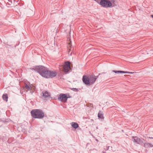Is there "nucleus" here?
Here are the masks:
<instances>
[{
  "mask_svg": "<svg viewBox=\"0 0 153 153\" xmlns=\"http://www.w3.org/2000/svg\"><path fill=\"white\" fill-rule=\"evenodd\" d=\"M91 134V135L93 136V137H94V138L95 137L93 136V134Z\"/></svg>",
  "mask_w": 153,
  "mask_h": 153,
  "instance_id": "393cba45",
  "label": "nucleus"
},
{
  "mask_svg": "<svg viewBox=\"0 0 153 153\" xmlns=\"http://www.w3.org/2000/svg\"><path fill=\"white\" fill-rule=\"evenodd\" d=\"M2 97L4 100L6 101V102L7 101L8 97L7 94L5 93L4 94L2 95Z\"/></svg>",
  "mask_w": 153,
  "mask_h": 153,
  "instance_id": "f8f14e48",
  "label": "nucleus"
},
{
  "mask_svg": "<svg viewBox=\"0 0 153 153\" xmlns=\"http://www.w3.org/2000/svg\"><path fill=\"white\" fill-rule=\"evenodd\" d=\"M66 96V101H67L68 98H71V96L68 94H65Z\"/></svg>",
  "mask_w": 153,
  "mask_h": 153,
  "instance_id": "4468645a",
  "label": "nucleus"
},
{
  "mask_svg": "<svg viewBox=\"0 0 153 153\" xmlns=\"http://www.w3.org/2000/svg\"><path fill=\"white\" fill-rule=\"evenodd\" d=\"M0 121H1L3 123H6L7 122V121H6L5 120H2L0 118Z\"/></svg>",
  "mask_w": 153,
  "mask_h": 153,
  "instance_id": "aec40b11",
  "label": "nucleus"
},
{
  "mask_svg": "<svg viewBox=\"0 0 153 153\" xmlns=\"http://www.w3.org/2000/svg\"><path fill=\"white\" fill-rule=\"evenodd\" d=\"M98 77V76H96V79Z\"/></svg>",
  "mask_w": 153,
  "mask_h": 153,
  "instance_id": "a878e982",
  "label": "nucleus"
},
{
  "mask_svg": "<svg viewBox=\"0 0 153 153\" xmlns=\"http://www.w3.org/2000/svg\"><path fill=\"white\" fill-rule=\"evenodd\" d=\"M149 147L150 146L151 147H153V145L151 143H149Z\"/></svg>",
  "mask_w": 153,
  "mask_h": 153,
  "instance_id": "4be33fe9",
  "label": "nucleus"
},
{
  "mask_svg": "<svg viewBox=\"0 0 153 153\" xmlns=\"http://www.w3.org/2000/svg\"><path fill=\"white\" fill-rule=\"evenodd\" d=\"M71 126L75 129H76L79 127L78 124L76 122H72L71 123Z\"/></svg>",
  "mask_w": 153,
  "mask_h": 153,
  "instance_id": "9b49d317",
  "label": "nucleus"
},
{
  "mask_svg": "<svg viewBox=\"0 0 153 153\" xmlns=\"http://www.w3.org/2000/svg\"><path fill=\"white\" fill-rule=\"evenodd\" d=\"M30 114L32 117L35 119H42L45 116L44 112L40 109H33L31 111Z\"/></svg>",
  "mask_w": 153,
  "mask_h": 153,
  "instance_id": "f03ea898",
  "label": "nucleus"
},
{
  "mask_svg": "<svg viewBox=\"0 0 153 153\" xmlns=\"http://www.w3.org/2000/svg\"><path fill=\"white\" fill-rule=\"evenodd\" d=\"M30 93H31V94H32L34 92V91H32L31 89V90H30Z\"/></svg>",
  "mask_w": 153,
  "mask_h": 153,
  "instance_id": "5701e85b",
  "label": "nucleus"
},
{
  "mask_svg": "<svg viewBox=\"0 0 153 153\" xmlns=\"http://www.w3.org/2000/svg\"><path fill=\"white\" fill-rule=\"evenodd\" d=\"M109 147H110L109 146H106V148H105V150H108L109 149Z\"/></svg>",
  "mask_w": 153,
  "mask_h": 153,
  "instance_id": "412c9836",
  "label": "nucleus"
},
{
  "mask_svg": "<svg viewBox=\"0 0 153 153\" xmlns=\"http://www.w3.org/2000/svg\"><path fill=\"white\" fill-rule=\"evenodd\" d=\"M70 51H69V52H68V53L69 54V53H70Z\"/></svg>",
  "mask_w": 153,
  "mask_h": 153,
  "instance_id": "7c9ffc66",
  "label": "nucleus"
},
{
  "mask_svg": "<svg viewBox=\"0 0 153 153\" xmlns=\"http://www.w3.org/2000/svg\"><path fill=\"white\" fill-rule=\"evenodd\" d=\"M100 4L102 7L106 8L113 7L111 2L108 0H101Z\"/></svg>",
  "mask_w": 153,
  "mask_h": 153,
  "instance_id": "39448f33",
  "label": "nucleus"
},
{
  "mask_svg": "<svg viewBox=\"0 0 153 153\" xmlns=\"http://www.w3.org/2000/svg\"><path fill=\"white\" fill-rule=\"evenodd\" d=\"M150 138H151H151H153V137H150Z\"/></svg>",
  "mask_w": 153,
  "mask_h": 153,
  "instance_id": "c756f323",
  "label": "nucleus"
},
{
  "mask_svg": "<svg viewBox=\"0 0 153 153\" xmlns=\"http://www.w3.org/2000/svg\"><path fill=\"white\" fill-rule=\"evenodd\" d=\"M57 75V73L55 71L49 70L47 68L44 66L41 76L42 77L48 79L53 78L56 77Z\"/></svg>",
  "mask_w": 153,
  "mask_h": 153,
  "instance_id": "f257e3e1",
  "label": "nucleus"
},
{
  "mask_svg": "<svg viewBox=\"0 0 153 153\" xmlns=\"http://www.w3.org/2000/svg\"><path fill=\"white\" fill-rule=\"evenodd\" d=\"M25 88L28 90H31L32 88L31 86L30 85L26 84L24 86Z\"/></svg>",
  "mask_w": 153,
  "mask_h": 153,
  "instance_id": "ddd939ff",
  "label": "nucleus"
},
{
  "mask_svg": "<svg viewBox=\"0 0 153 153\" xmlns=\"http://www.w3.org/2000/svg\"><path fill=\"white\" fill-rule=\"evenodd\" d=\"M149 143H146L144 144V146L147 148H149Z\"/></svg>",
  "mask_w": 153,
  "mask_h": 153,
  "instance_id": "dca6fc26",
  "label": "nucleus"
},
{
  "mask_svg": "<svg viewBox=\"0 0 153 153\" xmlns=\"http://www.w3.org/2000/svg\"><path fill=\"white\" fill-rule=\"evenodd\" d=\"M70 55H72V52H71L70 53Z\"/></svg>",
  "mask_w": 153,
  "mask_h": 153,
  "instance_id": "cd10ccee",
  "label": "nucleus"
},
{
  "mask_svg": "<svg viewBox=\"0 0 153 153\" xmlns=\"http://www.w3.org/2000/svg\"><path fill=\"white\" fill-rule=\"evenodd\" d=\"M96 141H98V140L97 139H96Z\"/></svg>",
  "mask_w": 153,
  "mask_h": 153,
  "instance_id": "c85d7f7f",
  "label": "nucleus"
},
{
  "mask_svg": "<svg viewBox=\"0 0 153 153\" xmlns=\"http://www.w3.org/2000/svg\"><path fill=\"white\" fill-rule=\"evenodd\" d=\"M82 80L83 82L87 85H90L94 83L96 81V76L94 74L89 76L83 75Z\"/></svg>",
  "mask_w": 153,
  "mask_h": 153,
  "instance_id": "7ed1b4c3",
  "label": "nucleus"
},
{
  "mask_svg": "<svg viewBox=\"0 0 153 153\" xmlns=\"http://www.w3.org/2000/svg\"><path fill=\"white\" fill-rule=\"evenodd\" d=\"M132 140L135 144L141 145L143 143V140L137 136H133Z\"/></svg>",
  "mask_w": 153,
  "mask_h": 153,
  "instance_id": "6e6552de",
  "label": "nucleus"
},
{
  "mask_svg": "<svg viewBox=\"0 0 153 153\" xmlns=\"http://www.w3.org/2000/svg\"><path fill=\"white\" fill-rule=\"evenodd\" d=\"M58 99L59 101L62 102H63V100L66 101V96L65 94H60L58 96Z\"/></svg>",
  "mask_w": 153,
  "mask_h": 153,
  "instance_id": "1a4fd4ad",
  "label": "nucleus"
},
{
  "mask_svg": "<svg viewBox=\"0 0 153 153\" xmlns=\"http://www.w3.org/2000/svg\"><path fill=\"white\" fill-rule=\"evenodd\" d=\"M62 67V70L64 74H67L70 73V71L71 66L69 61H67L65 62Z\"/></svg>",
  "mask_w": 153,
  "mask_h": 153,
  "instance_id": "20e7f679",
  "label": "nucleus"
},
{
  "mask_svg": "<svg viewBox=\"0 0 153 153\" xmlns=\"http://www.w3.org/2000/svg\"><path fill=\"white\" fill-rule=\"evenodd\" d=\"M9 2H7V5H9L10 6H11L12 4V2L11 1H8Z\"/></svg>",
  "mask_w": 153,
  "mask_h": 153,
  "instance_id": "a211bd4d",
  "label": "nucleus"
},
{
  "mask_svg": "<svg viewBox=\"0 0 153 153\" xmlns=\"http://www.w3.org/2000/svg\"><path fill=\"white\" fill-rule=\"evenodd\" d=\"M134 73V72H129L128 74H133Z\"/></svg>",
  "mask_w": 153,
  "mask_h": 153,
  "instance_id": "b1692460",
  "label": "nucleus"
},
{
  "mask_svg": "<svg viewBox=\"0 0 153 153\" xmlns=\"http://www.w3.org/2000/svg\"><path fill=\"white\" fill-rule=\"evenodd\" d=\"M41 95L42 98L46 100H49L50 98H51V97L50 93L47 91L45 90L42 91Z\"/></svg>",
  "mask_w": 153,
  "mask_h": 153,
  "instance_id": "423d86ee",
  "label": "nucleus"
},
{
  "mask_svg": "<svg viewBox=\"0 0 153 153\" xmlns=\"http://www.w3.org/2000/svg\"><path fill=\"white\" fill-rule=\"evenodd\" d=\"M43 68H44V66L39 65L33 66V67H31L30 69L38 73L40 76Z\"/></svg>",
  "mask_w": 153,
  "mask_h": 153,
  "instance_id": "0eeeda50",
  "label": "nucleus"
},
{
  "mask_svg": "<svg viewBox=\"0 0 153 153\" xmlns=\"http://www.w3.org/2000/svg\"><path fill=\"white\" fill-rule=\"evenodd\" d=\"M112 72L114 73H115L116 74H122V71L113 70L112 71Z\"/></svg>",
  "mask_w": 153,
  "mask_h": 153,
  "instance_id": "2eb2a0df",
  "label": "nucleus"
},
{
  "mask_svg": "<svg viewBox=\"0 0 153 153\" xmlns=\"http://www.w3.org/2000/svg\"><path fill=\"white\" fill-rule=\"evenodd\" d=\"M97 116L98 119L100 120L101 121H103L104 120V117L103 115V112L100 111L97 114Z\"/></svg>",
  "mask_w": 153,
  "mask_h": 153,
  "instance_id": "9d476101",
  "label": "nucleus"
},
{
  "mask_svg": "<svg viewBox=\"0 0 153 153\" xmlns=\"http://www.w3.org/2000/svg\"><path fill=\"white\" fill-rule=\"evenodd\" d=\"M151 16L152 17V18H153V15H152Z\"/></svg>",
  "mask_w": 153,
  "mask_h": 153,
  "instance_id": "bb28decb",
  "label": "nucleus"
},
{
  "mask_svg": "<svg viewBox=\"0 0 153 153\" xmlns=\"http://www.w3.org/2000/svg\"><path fill=\"white\" fill-rule=\"evenodd\" d=\"M70 89L75 92H78L79 91L78 88H70Z\"/></svg>",
  "mask_w": 153,
  "mask_h": 153,
  "instance_id": "f3484780",
  "label": "nucleus"
},
{
  "mask_svg": "<svg viewBox=\"0 0 153 153\" xmlns=\"http://www.w3.org/2000/svg\"><path fill=\"white\" fill-rule=\"evenodd\" d=\"M128 73H129V72L127 71H122V73H123V74H128Z\"/></svg>",
  "mask_w": 153,
  "mask_h": 153,
  "instance_id": "6ab92c4d",
  "label": "nucleus"
},
{
  "mask_svg": "<svg viewBox=\"0 0 153 153\" xmlns=\"http://www.w3.org/2000/svg\"><path fill=\"white\" fill-rule=\"evenodd\" d=\"M98 128L97 127H96V129H97Z\"/></svg>",
  "mask_w": 153,
  "mask_h": 153,
  "instance_id": "2f4dec72",
  "label": "nucleus"
}]
</instances>
